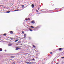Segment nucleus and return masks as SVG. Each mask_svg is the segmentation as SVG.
<instances>
[{
  "label": "nucleus",
  "mask_w": 64,
  "mask_h": 64,
  "mask_svg": "<svg viewBox=\"0 0 64 64\" xmlns=\"http://www.w3.org/2000/svg\"><path fill=\"white\" fill-rule=\"evenodd\" d=\"M26 34H24V38H26Z\"/></svg>",
  "instance_id": "5"
},
{
  "label": "nucleus",
  "mask_w": 64,
  "mask_h": 64,
  "mask_svg": "<svg viewBox=\"0 0 64 64\" xmlns=\"http://www.w3.org/2000/svg\"><path fill=\"white\" fill-rule=\"evenodd\" d=\"M5 51H6V50H5Z\"/></svg>",
  "instance_id": "34"
},
{
  "label": "nucleus",
  "mask_w": 64,
  "mask_h": 64,
  "mask_svg": "<svg viewBox=\"0 0 64 64\" xmlns=\"http://www.w3.org/2000/svg\"><path fill=\"white\" fill-rule=\"evenodd\" d=\"M12 64H15V63L14 62H13V63H12Z\"/></svg>",
  "instance_id": "25"
},
{
  "label": "nucleus",
  "mask_w": 64,
  "mask_h": 64,
  "mask_svg": "<svg viewBox=\"0 0 64 64\" xmlns=\"http://www.w3.org/2000/svg\"><path fill=\"white\" fill-rule=\"evenodd\" d=\"M19 10H14V11H19Z\"/></svg>",
  "instance_id": "10"
},
{
  "label": "nucleus",
  "mask_w": 64,
  "mask_h": 64,
  "mask_svg": "<svg viewBox=\"0 0 64 64\" xmlns=\"http://www.w3.org/2000/svg\"><path fill=\"white\" fill-rule=\"evenodd\" d=\"M33 63V62H30L29 64H32Z\"/></svg>",
  "instance_id": "12"
},
{
  "label": "nucleus",
  "mask_w": 64,
  "mask_h": 64,
  "mask_svg": "<svg viewBox=\"0 0 64 64\" xmlns=\"http://www.w3.org/2000/svg\"><path fill=\"white\" fill-rule=\"evenodd\" d=\"M18 50V48L17 47L16 49V50Z\"/></svg>",
  "instance_id": "9"
},
{
  "label": "nucleus",
  "mask_w": 64,
  "mask_h": 64,
  "mask_svg": "<svg viewBox=\"0 0 64 64\" xmlns=\"http://www.w3.org/2000/svg\"><path fill=\"white\" fill-rule=\"evenodd\" d=\"M10 11H8L7 12V13H10Z\"/></svg>",
  "instance_id": "17"
},
{
  "label": "nucleus",
  "mask_w": 64,
  "mask_h": 64,
  "mask_svg": "<svg viewBox=\"0 0 64 64\" xmlns=\"http://www.w3.org/2000/svg\"><path fill=\"white\" fill-rule=\"evenodd\" d=\"M50 54H52V52H50Z\"/></svg>",
  "instance_id": "26"
},
{
  "label": "nucleus",
  "mask_w": 64,
  "mask_h": 64,
  "mask_svg": "<svg viewBox=\"0 0 64 64\" xmlns=\"http://www.w3.org/2000/svg\"><path fill=\"white\" fill-rule=\"evenodd\" d=\"M12 60V59H11L10 60Z\"/></svg>",
  "instance_id": "33"
},
{
  "label": "nucleus",
  "mask_w": 64,
  "mask_h": 64,
  "mask_svg": "<svg viewBox=\"0 0 64 64\" xmlns=\"http://www.w3.org/2000/svg\"><path fill=\"white\" fill-rule=\"evenodd\" d=\"M2 48H0V51H2Z\"/></svg>",
  "instance_id": "11"
},
{
  "label": "nucleus",
  "mask_w": 64,
  "mask_h": 64,
  "mask_svg": "<svg viewBox=\"0 0 64 64\" xmlns=\"http://www.w3.org/2000/svg\"><path fill=\"white\" fill-rule=\"evenodd\" d=\"M10 34H13V32L12 31H11L10 32Z\"/></svg>",
  "instance_id": "8"
},
{
  "label": "nucleus",
  "mask_w": 64,
  "mask_h": 64,
  "mask_svg": "<svg viewBox=\"0 0 64 64\" xmlns=\"http://www.w3.org/2000/svg\"><path fill=\"white\" fill-rule=\"evenodd\" d=\"M36 12H38V10H37Z\"/></svg>",
  "instance_id": "35"
},
{
  "label": "nucleus",
  "mask_w": 64,
  "mask_h": 64,
  "mask_svg": "<svg viewBox=\"0 0 64 64\" xmlns=\"http://www.w3.org/2000/svg\"><path fill=\"white\" fill-rule=\"evenodd\" d=\"M25 63H26V64H27V62H25Z\"/></svg>",
  "instance_id": "27"
},
{
  "label": "nucleus",
  "mask_w": 64,
  "mask_h": 64,
  "mask_svg": "<svg viewBox=\"0 0 64 64\" xmlns=\"http://www.w3.org/2000/svg\"><path fill=\"white\" fill-rule=\"evenodd\" d=\"M56 9H58V8H56Z\"/></svg>",
  "instance_id": "36"
},
{
  "label": "nucleus",
  "mask_w": 64,
  "mask_h": 64,
  "mask_svg": "<svg viewBox=\"0 0 64 64\" xmlns=\"http://www.w3.org/2000/svg\"><path fill=\"white\" fill-rule=\"evenodd\" d=\"M12 45V44H8V46H11Z\"/></svg>",
  "instance_id": "3"
},
{
  "label": "nucleus",
  "mask_w": 64,
  "mask_h": 64,
  "mask_svg": "<svg viewBox=\"0 0 64 64\" xmlns=\"http://www.w3.org/2000/svg\"><path fill=\"white\" fill-rule=\"evenodd\" d=\"M29 62H27V64H29Z\"/></svg>",
  "instance_id": "23"
},
{
  "label": "nucleus",
  "mask_w": 64,
  "mask_h": 64,
  "mask_svg": "<svg viewBox=\"0 0 64 64\" xmlns=\"http://www.w3.org/2000/svg\"><path fill=\"white\" fill-rule=\"evenodd\" d=\"M39 28V27L37 26V27H35V28Z\"/></svg>",
  "instance_id": "19"
},
{
  "label": "nucleus",
  "mask_w": 64,
  "mask_h": 64,
  "mask_svg": "<svg viewBox=\"0 0 64 64\" xmlns=\"http://www.w3.org/2000/svg\"><path fill=\"white\" fill-rule=\"evenodd\" d=\"M32 8H34V4H32Z\"/></svg>",
  "instance_id": "2"
},
{
  "label": "nucleus",
  "mask_w": 64,
  "mask_h": 64,
  "mask_svg": "<svg viewBox=\"0 0 64 64\" xmlns=\"http://www.w3.org/2000/svg\"><path fill=\"white\" fill-rule=\"evenodd\" d=\"M31 23H32L33 24H35V21L34 20H32V21Z\"/></svg>",
  "instance_id": "1"
},
{
  "label": "nucleus",
  "mask_w": 64,
  "mask_h": 64,
  "mask_svg": "<svg viewBox=\"0 0 64 64\" xmlns=\"http://www.w3.org/2000/svg\"><path fill=\"white\" fill-rule=\"evenodd\" d=\"M22 7V8H23V7H24V5H22L21 6Z\"/></svg>",
  "instance_id": "14"
},
{
  "label": "nucleus",
  "mask_w": 64,
  "mask_h": 64,
  "mask_svg": "<svg viewBox=\"0 0 64 64\" xmlns=\"http://www.w3.org/2000/svg\"><path fill=\"white\" fill-rule=\"evenodd\" d=\"M32 46H33V47H34V48H36V46H34V45H33Z\"/></svg>",
  "instance_id": "13"
},
{
  "label": "nucleus",
  "mask_w": 64,
  "mask_h": 64,
  "mask_svg": "<svg viewBox=\"0 0 64 64\" xmlns=\"http://www.w3.org/2000/svg\"><path fill=\"white\" fill-rule=\"evenodd\" d=\"M15 56H10V58H15Z\"/></svg>",
  "instance_id": "4"
},
{
  "label": "nucleus",
  "mask_w": 64,
  "mask_h": 64,
  "mask_svg": "<svg viewBox=\"0 0 64 64\" xmlns=\"http://www.w3.org/2000/svg\"><path fill=\"white\" fill-rule=\"evenodd\" d=\"M29 29L30 30V31H33V30H32V29H31L30 28H29Z\"/></svg>",
  "instance_id": "6"
},
{
  "label": "nucleus",
  "mask_w": 64,
  "mask_h": 64,
  "mask_svg": "<svg viewBox=\"0 0 64 64\" xmlns=\"http://www.w3.org/2000/svg\"><path fill=\"white\" fill-rule=\"evenodd\" d=\"M30 27L31 28H34V26H30Z\"/></svg>",
  "instance_id": "20"
},
{
  "label": "nucleus",
  "mask_w": 64,
  "mask_h": 64,
  "mask_svg": "<svg viewBox=\"0 0 64 64\" xmlns=\"http://www.w3.org/2000/svg\"><path fill=\"white\" fill-rule=\"evenodd\" d=\"M35 60V59L34 58H32V60Z\"/></svg>",
  "instance_id": "24"
},
{
  "label": "nucleus",
  "mask_w": 64,
  "mask_h": 64,
  "mask_svg": "<svg viewBox=\"0 0 64 64\" xmlns=\"http://www.w3.org/2000/svg\"><path fill=\"white\" fill-rule=\"evenodd\" d=\"M61 58H62V59H63V58H64V56L62 57Z\"/></svg>",
  "instance_id": "22"
},
{
  "label": "nucleus",
  "mask_w": 64,
  "mask_h": 64,
  "mask_svg": "<svg viewBox=\"0 0 64 64\" xmlns=\"http://www.w3.org/2000/svg\"><path fill=\"white\" fill-rule=\"evenodd\" d=\"M18 49H21V48H18Z\"/></svg>",
  "instance_id": "28"
},
{
  "label": "nucleus",
  "mask_w": 64,
  "mask_h": 64,
  "mask_svg": "<svg viewBox=\"0 0 64 64\" xmlns=\"http://www.w3.org/2000/svg\"><path fill=\"white\" fill-rule=\"evenodd\" d=\"M18 41V40H16L15 41V42H17V41Z\"/></svg>",
  "instance_id": "21"
},
{
  "label": "nucleus",
  "mask_w": 64,
  "mask_h": 64,
  "mask_svg": "<svg viewBox=\"0 0 64 64\" xmlns=\"http://www.w3.org/2000/svg\"><path fill=\"white\" fill-rule=\"evenodd\" d=\"M39 9H40V8H38V10H39Z\"/></svg>",
  "instance_id": "32"
},
{
  "label": "nucleus",
  "mask_w": 64,
  "mask_h": 64,
  "mask_svg": "<svg viewBox=\"0 0 64 64\" xmlns=\"http://www.w3.org/2000/svg\"><path fill=\"white\" fill-rule=\"evenodd\" d=\"M22 34H24V31H22Z\"/></svg>",
  "instance_id": "15"
},
{
  "label": "nucleus",
  "mask_w": 64,
  "mask_h": 64,
  "mask_svg": "<svg viewBox=\"0 0 64 64\" xmlns=\"http://www.w3.org/2000/svg\"><path fill=\"white\" fill-rule=\"evenodd\" d=\"M59 51H61V50H62V48H59Z\"/></svg>",
  "instance_id": "7"
},
{
  "label": "nucleus",
  "mask_w": 64,
  "mask_h": 64,
  "mask_svg": "<svg viewBox=\"0 0 64 64\" xmlns=\"http://www.w3.org/2000/svg\"><path fill=\"white\" fill-rule=\"evenodd\" d=\"M4 36H6V34H4Z\"/></svg>",
  "instance_id": "18"
},
{
  "label": "nucleus",
  "mask_w": 64,
  "mask_h": 64,
  "mask_svg": "<svg viewBox=\"0 0 64 64\" xmlns=\"http://www.w3.org/2000/svg\"><path fill=\"white\" fill-rule=\"evenodd\" d=\"M35 50V51H36H36H36V50Z\"/></svg>",
  "instance_id": "29"
},
{
  "label": "nucleus",
  "mask_w": 64,
  "mask_h": 64,
  "mask_svg": "<svg viewBox=\"0 0 64 64\" xmlns=\"http://www.w3.org/2000/svg\"><path fill=\"white\" fill-rule=\"evenodd\" d=\"M59 64L58 62V63H56V64Z\"/></svg>",
  "instance_id": "30"
},
{
  "label": "nucleus",
  "mask_w": 64,
  "mask_h": 64,
  "mask_svg": "<svg viewBox=\"0 0 64 64\" xmlns=\"http://www.w3.org/2000/svg\"><path fill=\"white\" fill-rule=\"evenodd\" d=\"M28 20H30V18H28Z\"/></svg>",
  "instance_id": "31"
},
{
  "label": "nucleus",
  "mask_w": 64,
  "mask_h": 64,
  "mask_svg": "<svg viewBox=\"0 0 64 64\" xmlns=\"http://www.w3.org/2000/svg\"><path fill=\"white\" fill-rule=\"evenodd\" d=\"M25 20H26V21H28V19L26 18H25Z\"/></svg>",
  "instance_id": "16"
}]
</instances>
